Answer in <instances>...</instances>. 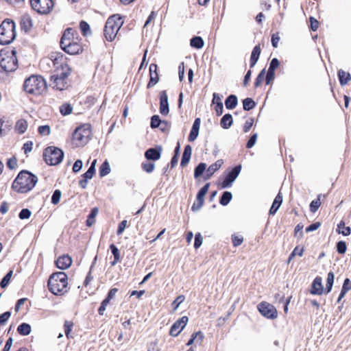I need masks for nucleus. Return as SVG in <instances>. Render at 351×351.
Instances as JSON below:
<instances>
[{"label": "nucleus", "mask_w": 351, "mask_h": 351, "mask_svg": "<svg viewBox=\"0 0 351 351\" xmlns=\"http://www.w3.org/2000/svg\"><path fill=\"white\" fill-rule=\"evenodd\" d=\"M161 120L158 115H154L151 119L150 126L152 128H157L161 123Z\"/></svg>", "instance_id": "obj_53"}, {"label": "nucleus", "mask_w": 351, "mask_h": 351, "mask_svg": "<svg viewBox=\"0 0 351 351\" xmlns=\"http://www.w3.org/2000/svg\"><path fill=\"white\" fill-rule=\"evenodd\" d=\"M38 132L41 135L47 136L50 134L51 130L49 125H41L38 128Z\"/></svg>", "instance_id": "obj_56"}, {"label": "nucleus", "mask_w": 351, "mask_h": 351, "mask_svg": "<svg viewBox=\"0 0 351 351\" xmlns=\"http://www.w3.org/2000/svg\"><path fill=\"white\" fill-rule=\"evenodd\" d=\"M280 38L279 36V33L276 32L271 35V45L273 47L276 48L278 45V42L280 41Z\"/></svg>", "instance_id": "obj_57"}, {"label": "nucleus", "mask_w": 351, "mask_h": 351, "mask_svg": "<svg viewBox=\"0 0 351 351\" xmlns=\"http://www.w3.org/2000/svg\"><path fill=\"white\" fill-rule=\"evenodd\" d=\"M233 123V119L230 114L228 113L223 116L220 121L221 127L223 129H228Z\"/></svg>", "instance_id": "obj_32"}, {"label": "nucleus", "mask_w": 351, "mask_h": 351, "mask_svg": "<svg viewBox=\"0 0 351 351\" xmlns=\"http://www.w3.org/2000/svg\"><path fill=\"white\" fill-rule=\"evenodd\" d=\"M110 171L109 163L107 160L104 161L99 167V176L104 177L108 175Z\"/></svg>", "instance_id": "obj_41"}, {"label": "nucleus", "mask_w": 351, "mask_h": 351, "mask_svg": "<svg viewBox=\"0 0 351 351\" xmlns=\"http://www.w3.org/2000/svg\"><path fill=\"white\" fill-rule=\"evenodd\" d=\"M61 48L67 53L71 55L77 54L82 51V46L80 43L73 44L70 46V43L66 38V36L64 39L60 40Z\"/></svg>", "instance_id": "obj_13"}, {"label": "nucleus", "mask_w": 351, "mask_h": 351, "mask_svg": "<svg viewBox=\"0 0 351 351\" xmlns=\"http://www.w3.org/2000/svg\"><path fill=\"white\" fill-rule=\"evenodd\" d=\"M192 149L191 147L189 145H187L185 146L184 152L182 154L180 165L182 167H185L188 165L191 156Z\"/></svg>", "instance_id": "obj_27"}, {"label": "nucleus", "mask_w": 351, "mask_h": 351, "mask_svg": "<svg viewBox=\"0 0 351 351\" xmlns=\"http://www.w3.org/2000/svg\"><path fill=\"white\" fill-rule=\"evenodd\" d=\"M13 271L10 270L1 280L0 286L1 288H5L8 286L10 282V278L12 276Z\"/></svg>", "instance_id": "obj_50"}, {"label": "nucleus", "mask_w": 351, "mask_h": 351, "mask_svg": "<svg viewBox=\"0 0 351 351\" xmlns=\"http://www.w3.org/2000/svg\"><path fill=\"white\" fill-rule=\"evenodd\" d=\"M123 24V21L120 15L114 14L110 16L106 23L104 30L106 39L110 42L113 41Z\"/></svg>", "instance_id": "obj_5"}, {"label": "nucleus", "mask_w": 351, "mask_h": 351, "mask_svg": "<svg viewBox=\"0 0 351 351\" xmlns=\"http://www.w3.org/2000/svg\"><path fill=\"white\" fill-rule=\"evenodd\" d=\"M334 278H335L334 273L332 271H330L327 276V280H326V287H325V293L326 294H328V293H330L331 291V289H332V287L333 285V282H334Z\"/></svg>", "instance_id": "obj_37"}, {"label": "nucleus", "mask_w": 351, "mask_h": 351, "mask_svg": "<svg viewBox=\"0 0 351 351\" xmlns=\"http://www.w3.org/2000/svg\"><path fill=\"white\" fill-rule=\"evenodd\" d=\"M67 276L63 271L53 274L48 280L49 291L54 295H62L66 291Z\"/></svg>", "instance_id": "obj_4"}, {"label": "nucleus", "mask_w": 351, "mask_h": 351, "mask_svg": "<svg viewBox=\"0 0 351 351\" xmlns=\"http://www.w3.org/2000/svg\"><path fill=\"white\" fill-rule=\"evenodd\" d=\"M257 308L260 313L267 319H274L278 317L276 308L267 302H260Z\"/></svg>", "instance_id": "obj_11"}, {"label": "nucleus", "mask_w": 351, "mask_h": 351, "mask_svg": "<svg viewBox=\"0 0 351 351\" xmlns=\"http://www.w3.org/2000/svg\"><path fill=\"white\" fill-rule=\"evenodd\" d=\"M280 62L276 58H273L269 64L268 71L266 73V84H269L275 78V70L279 66Z\"/></svg>", "instance_id": "obj_16"}, {"label": "nucleus", "mask_w": 351, "mask_h": 351, "mask_svg": "<svg viewBox=\"0 0 351 351\" xmlns=\"http://www.w3.org/2000/svg\"><path fill=\"white\" fill-rule=\"evenodd\" d=\"M256 106L255 101L250 97L243 100V107L245 110L249 111L253 109Z\"/></svg>", "instance_id": "obj_43"}, {"label": "nucleus", "mask_w": 351, "mask_h": 351, "mask_svg": "<svg viewBox=\"0 0 351 351\" xmlns=\"http://www.w3.org/2000/svg\"><path fill=\"white\" fill-rule=\"evenodd\" d=\"M200 121H200L199 118H197L195 119L193 126H192V128H191V130L189 137H188V141L189 142H193L197 138V137L199 134V128H200Z\"/></svg>", "instance_id": "obj_23"}, {"label": "nucleus", "mask_w": 351, "mask_h": 351, "mask_svg": "<svg viewBox=\"0 0 351 351\" xmlns=\"http://www.w3.org/2000/svg\"><path fill=\"white\" fill-rule=\"evenodd\" d=\"M160 97V108L159 110L161 114L167 115L169 112L168 96L166 90H162L159 94Z\"/></svg>", "instance_id": "obj_17"}, {"label": "nucleus", "mask_w": 351, "mask_h": 351, "mask_svg": "<svg viewBox=\"0 0 351 351\" xmlns=\"http://www.w3.org/2000/svg\"><path fill=\"white\" fill-rule=\"evenodd\" d=\"M31 216V211L27 208H23L20 212L19 217L21 219H25L29 218Z\"/></svg>", "instance_id": "obj_55"}, {"label": "nucleus", "mask_w": 351, "mask_h": 351, "mask_svg": "<svg viewBox=\"0 0 351 351\" xmlns=\"http://www.w3.org/2000/svg\"><path fill=\"white\" fill-rule=\"evenodd\" d=\"M162 147L160 146L155 148H149L145 152V157L148 160H158L161 156Z\"/></svg>", "instance_id": "obj_20"}, {"label": "nucleus", "mask_w": 351, "mask_h": 351, "mask_svg": "<svg viewBox=\"0 0 351 351\" xmlns=\"http://www.w3.org/2000/svg\"><path fill=\"white\" fill-rule=\"evenodd\" d=\"M87 141L88 132L86 125H80L75 130L73 134V144L77 147H80L86 145Z\"/></svg>", "instance_id": "obj_9"}, {"label": "nucleus", "mask_w": 351, "mask_h": 351, "mask_svg": "<svg viewBox=\"0 0 351 351\" xmlns=\"http://www.w3.org/2000/svg\"><path fill=\"white\" fill-rule=\"evenodd\" d=\"M38 182V178L27 171H21L12 183V188L19 193L31 191Z\"/></svg>", "instance_id": "obj_2"}, {"label": "nucleus", "mask_w": 351, "mask_h": 351, "mask_svg": "<svg viewBox=\"0 0 351 351\" xmlns=\"http://www.w3.org/2000/svg\"><path fill=\"white\" fill-rule=\"evenodd\" d=\"M350 289H351V281L350 280L349 278H346L343 282L341 293L337 299V302H339L341 300V299L345 296L346 293Z\"/></svg>", "instance_id": "obj_33"}, {"label": "nucleus", "mask_w": 351, "mask_h": 351, "mask_svg": "<svg viewBox=\"0 0 351 351\" xmlns=\"http://www.w3.org/2000/svg\"><path fill=\"white\" fill-rule=\"evenodd\" d=\"M231 239H232V245L235 247L241 245L244 241L243 236L237 235L235 234H232Z\"/></svg>", "instance_id": "obj_46"}, {"label": "nucleus", "mask_w": 351, "mask_h": 351, "mask_svg": "<svg viewBox=\"0 0 351 351\" xmlns=\"http://www.w3.org/2000/svg\"><path fill=\"white\" fill-rule=\"evenodd\" d=\"M190 45L195 49H201L204 46V40L199 36H195L191 39Z\"/></svg>", "instance_id": "obj_38"}, {"label": "nucleus", "mask_w": 351, "mask_h": 351, "mask_svg": "<svg viewBox=\"0 0 351 351\" xmlns=\"http://www.w3.org/2000/svg\"><path fill=\"white\" fill-rule=\"evenodd\" d=\"M232 193L229 191H225L220 198L219 202L223 206H226L232 199Z\"/></svg>", "instance_id": "obj_45"}, {"label": "nucleus", "mask_w": 351, "mask_h": 351, "mask_svg": "<svg viewBox=\"0 0 351 351\" xmlns=\"http://www.w3.org/2000/svg\"><path fill=\"white\" fill-rule=\"evenodd\" d=\"M64 156L63 152L56 147H48L43 153V157L45 162L49 165H56L59 164Z\"/></svg>", "instance_id": "obj_8"}, {"label": "nucleus", "mask_w": 351, "mask_h": 351, "mask_svg": "<svg viewBox=\"0 0 351 351\" xmlns=\"http://www.w3.org/2000/svg\"><path fill=\"white\" fill-rule=\"evenodd\" d=\"M66 36L67 39L69 40V42L70 43V46L73 45V44L80 43L78 42V38H74L73 30L71 28H67L64 31L61 39H64Z\"/></svg>", "instance_id": "obj_31"}, {"label": "nucleus", "mask_w": 351, "mask_h": 351, "mask_svg": "<svg viewBox=\"0 0 351 351\" xmlns=\"http://www.w3.org/2000/svg\"><path fill=\"white\" fill-rule=\"evenodd\" d=\"M11 315L10 312L7 311L0 315V325H3L8 320Z\"/></svg>", "instance_id": "obj_63"}, {"label": "nucleus", "mask_w": 351, "mask_h": 351, "mask_svg": "<svg viewBox=\"0 0 351 351\" xmlns=\"http://www.w3.org/2000/svg\"><path fill=\"white\" fill-rule=\"evenodd\" d=\"M98 208H93L90 213H89V227L92 226L95 223V217L98 213Z\"/></svg>", "instance_id": "obj_54"}, {"label": "nucleus", "mask_w": 351, "mask_h": 351, "mask_svg": "<svg viewBox=\"0 0 351 351\" xmlns=\"http://www.w3.org/2000/svg\"><path fill=\"white\" fill-rule=\"evenodd\" d=\"M210 187V183H206L203 187L198 191L196 197V200L193 202L191 210L194 212L199 210L204 202V197L208 191Z\"/></svg>", "instance_id": "obj_12"}, {"label": "nucleus", "mask_w": 351, "mask_h": 351, "mask_svg": "<svg viewBox=\"0 0 351 351\" xmlns=\"http://www.w3.org/2000/svg\"><path fill=\"white\" fill-rule=\"evenodd\" d=\"M206 164L204 162L199 163L195 169L194 171V177L195 178H198L204 171L206 169Z\"/></svg>", "instance_id": "obj_44"}, {"label": "nucleus", "mask_w": 351, "mask_h": 351, "mask_svg": "<svg viewBox=\"0 0 351 351\" xmlns=\"http://www.w3.org/2000/svg\"><path fill=\"white\" fill-rule=\"evenodd\" d=\"M321 206L320 195L316 199L313 200L310 204V210L312 213H315Z\"/></svg>", "instance_id": "obj_48"}, {"label": "nucleus", "mask_w": 351, "mask_h": 351, "mask_svg": "<svg viewBox=\"0 0 351 351\" xmlns=\"http://www.w3.org/2000/svg\"><path fill=\"white\" fill-rule=\"evenodd\" d=\"M158 66L156 64L152 63L149 65V81L147 85V88H150L156 85L158 80Z\"/></svg>", "instance_id": "obj_18"}, {"label": "nucleus", "mask_w": 351, "mask_h": 351, "mask_svg": "<svg viewBox=\"0 0 351 351\" xmlns=\"http://www.w3.org/2000/svg\"><path fill=\"white\" fill-rule=\"evenodd\" d=\"M223 164L222 159L217 160L215 163L210 165L206 169L204 176V180H208L211 176L218 171Z\"/></svg>", "instance_id": "obj_21"}, {"label": "nucleus", "mask_w": 351, "mask_h": 351, "mask_svg": "<svg viewBox=\"0 0 351 351\" xmlns=\"http://www.w3.org/2000/svg\"><path fill=\"white\" fill-rule=\"evenodd\" d=\"M17 160L16 158H10L7 161V166L10 169H14L17 167Z\"/></svg>", "instance_id": "obj_58"}, {"label": "nucleus", "mask_w": 351, "mask_h": 351, "mask_svg": "<svg viewBox=\"0 0 351 351\" xmlns=\"http://www.w3.org/2000/svg\"><path fill=\"white\" fill-rule=\"evenodd\" d=\"M264 80L266 81V74H265V69H263L258 75L256 77L255 82H254V87L258 88L261 86L264 81Z\"/></svg>", "instance_id": "obj_40"}, {"label": "nucleus", "mask_w": 351, "mask_h": 351, "mask_svg": "<svg viewBox=\"0 0 351 351\" xmlns=\"http://www.w3.org/2000/svg\"><path fill=\"white\" fill-rule=\"evenodd\" d=\"M30 3L32 8L42 14L49 13L53 8L52 0H31Z\"/></svg>", "instance_id": "obj_10"}, {"label": "nucleus", "mask_w": 351, "mask_h": 351, "mask_svg": "<svg viewBox=\"0 0 351 351\" xmlns=\"http://www.w3.org/2000/svg\"><path fill=\"white\" fill-rule=\"evenodd\" d=\"M17 63L16 51L1 50L0 51V65L5 71H15L17 68Z\"/></svg>", "instance_id": "obj_7"}, {"label": "nucleus", "mask_w": 351, "mask_h": 351, "mask_svg": "<svg viewBox=\"0 0 351 351\" xmlns=\"http://www.w3.org/2000/svg\"><path fill=\"white\" fill-rule=\"evenodd\" d=\"M238 104V99L236 95H229L226 101L225 105L227 109H234Z\"/></svg>", "instance_id": "obj_34"}, {"label": "nucleus", "mask_w": 351, "mask_h": 351, "mask_svg": "<svg viewBox=\"0 0 351 351\" xmlns=\"http://www.w3.org/2000/svg\"><path fill=\"white\" fill-rule=\"evenodd\" d=\"M282 202V195H281L280 192H279L278 195L276 196L271 205V207L270 208L269 214L272 215H275L277 210H278L279 207L280 206Z\"/></svg>", "instance_id": "obj_26"}, {"label": "nucleus", "mask_w": 351, "mask_h": 351, "mask_svg": "<svg viewBox=\"0 0 351 351\" xmlns=\"http://www.w3.org/2000/svg\"><path fill=\"white\" fill-rule=\"evenodd\" d=\"M309 22H310V25H309L310 29L313 32L317 31L318 29L319 25V21L313 16H310Z\"/></svg>", "instance_id": "obj_51"}, {"label": "nucleus", "mask_w": 351, "mask_h": 351, "mask_svg": "<svg viewBox=\"0 0 351 351\" xmlns=\"http://www.w3.org/2000/svg\"><path fill=\"white\" fill-rule=\"evenodd\" d=\"M189 318L183 316L178 319L171 327L169 335L172 337H177L184 329L188 322Z\"/></svg>", "instance_id": "obj_14"}, {"label": "nucleus", "mask_w": 351, "mask_h": 351, "mask_svg": "<svg viewBox=\"0 0 351 351\" xmlns=\"http://www.w3.org/2000/svg\"><path fill=\"white\" fill-rule=\"evenodd\" d=\"M254 124V119L250 118L247 119L243 125V131L244 132H247L250 130L251 128L252 127Z\"/></svg>", "instance_id": "obj_60"}, {"label": "nucleus", "mask_w": 351, "mask_h": 351, "mask_svg": "<svg viewBox=\"0 0 351 351\" xmlns=\"http://www.w3.org/2000/svg\"><path fill=\"white\" fill-rule=\"evenodd\" d=\"M23 88L28 94L40 95L45 92L47 83L40 75H32L25 80Z\"/></svg>", "instance_id": "obj_3"}, {"label": "nucleus", "mask_w": 351, "mask_h": 351, "mask_svg": "<svg viewBox=\"0 0 351 351\" xmlns=\"http://www.w3.org/2000/svg\"><path fill=\"white\" fill-rule=\"evenodd\" d=\"M241 170V165L234 167L224 178L221 184V188H226L231 185L232 182L237 178Z\"/></svg>", "instance_id": "obj_15"}, {"label": "nucleus", "mask_w": 351, "mask_h": 351, "mask_svg": "<svg viewBox=\"0 0 351 351\" xmlns=\"http://www.w3.org/2000/svg\"><path fill=\"white\" fill-rule=\"evenodd\" d=\"M21 25L23 29L28 31L32 26V20L28 14H24L21 19Z\"/></svg>", "instance_id": "obj_29"}, {"label": "nucleus", "mask_w": 351, "mask_h": 351, "mask_svg": "<svg viewBox=\"0 0 351 351\" xmlns=\"http://www.w3.org/2000/svg\"><path fill=\"white\" fill-rule=\"evenodd\" d=\"M61 191L60 190H56L51 197V203L53 204H58L60 202L61 198Z\"/></svg>", "instance_id": "obj_52"}, {"label": "nucleus", "mask_w": 351, "mask_h": 351, "mask_svg": "<svg viewBox=\"0 0 351 351\" xmlns=\"http://www.w3.org/2000/svg\"><path fill=\"white\" fill-rule=\"evenodd\" d=\"M336 249L339 254H344L347 250V245L344 241H338L336 244Z\"/></svg>", "instance_id": "obj_47"}, {"label": "nucleus", "mask_w": 351, "mask_h": 351, "mask_svg": "<svg viewBox=\"0 0 351 351\" xmlns=\"http://www.w3.org/2000/svg\"><path fill=\"white\" fill-rule=\"evenodd\" d=\"M336 232L338 234H341L342 235L346 237L351 234V228L349 226H346L345 222L341 220L337 224Z\"/></svg>", "instance_id": "obj_30"}, {"label": "nucleus", "mask_w": 351, "mask_h": 351, "mask_svg": "<svg viewBox=\"0 0 351 351\" xmlns=\"http://www.w3.org/2000/svg\"><path fill=\"white\" fill-rule=\"evenodd\" d=\"M320 226H321V223L319 221L315 222V223L311 224L310 226H308L306 228L305 230H306V232H312V231L316 230Z\"/></svg>", "instance_id": "obj_64"}, {"label": "nucleus", "mask_w": 351, "mask_h": 351, "mask_svg": "<svg viewBox=\"0 0 351 351\" xmlns=\"http://www.w3.org/2000/svg\"><path fill=\"white\" fill-rule=\"evenodd\" d=\"M202 244V237L200 233H197L195 236L194 247L195 249L199 248Z\"/></svg>", "instance_id": "obj_61"}, {"label": "nucleus", "mask_w": 351, "mask_h": 351, "mask_svg": "<svg viewBox=\"0 0 351 351\" xmlns=\"http://www.w3.org/2000/svg\"><path fill=\"white\" fill-rule=\"evenodd\" d=\"M304 228V226L302 223H298L294 229V237H298V234H299V237L302 238L303 237V232L302 229Z\"/></svg>", "instance_id": "obj_59"}, {"label": "nucleus", "mask_w": 351, "mask_h": 351, "mask_svg": "<svg viewBox=\"0 0 351 351\" xmlns=\"http://www.w3.org/2000/svg\"><path fill=\"white\" fill-rule=\"evenodd\" d=\"M51 61L55 69L54 74L51 77V86L59 90L66 89L69 86L67 78L71 73L66 57L60 53L52 54Z\"/></svg>", "instance_id": "obj_1"}, {"label": "nucleus", "mask_w": 351, "mask_h": 351, "mask_svg": "<svg viewBox=\"0 0 351 351\" xmlns=\"http://www.w3.org/2000/svg\"><path fill=\"white\" fill-rule=\"evenodd\" d=\"M141 167L144 171L152 173L154 170L155 165L154 162H145L141 164Z\"/></svg>", "instance_id": "obj_49"}, {"label": "nucleus", "mask_w": 351, "mask_h": 351, "mask_svg": "<svg viewBox=\"0 0 351 351\" xmlns=\"http://www.w3.org/2000/svg\"><path fill=\"white\" fill-rule=\"evenodd\" d=\"M28 127V124L26 120L21 119H19L15 125V130L19 134H23L25 132Z\"/></svg>", "instance_id": "obj_35"}, {"label": "nucleus", "mask_w": 351, "mask_h": 351, "mask_svg": "<svg viewBox=\"0 0 351 351\" xmlns=\"http://www.w3.org/2000/svg\"><path fill=\"white\" fill-rule=\"evenodd\" d=\"M16 25L10 19L4 20L0 25V43L8 45L12 42L16 37Z\"/></svg>", "instance_id": "obj_6"}, {"label": "nucleus", "mask_w": 351, "mask_h": 351, "mask_svg": "<svg viewBox=\"0 0 351 351\" xmlns=\"http://www.w3.org/2000/svg\"><path fill=\"white\" fill-rule=\"evenodd\" d=\"M17 331L21 335L26 336L32 331L31 326L27 323H22L17 328Z\"/></svg>", "instance_id": "obj_36"}, {"label": "nucleus", "mask_w": 351, "mask_h": 351, "mask_svg": "<svg viewBox=\"0 0 351 351\" xmlns=\"http://www.w3.org/2000/svg\"><path fill=\"white\" fill-rule=\"evenodd\" d=\"M179 80L182 82L184 77V62H182L178 66Z\"/></svg>", "instance_id": "obj_62"}, {"label": "nucleus", "mask_w": 351, "mask_h": 351, "mask_svg": "<svg viewBox=\"0 0 351 351\" xmlns=\"http://www.w3.org/2000/svg\"><path fill=\"white\" fill-rule=\"evenodd\" d=\"M338 77L341 86L346 85L350 81H351V75L350 73L342 69L338 71Z\"/></svg>", "instance_id": "obj_28"}, {"label": "nucleus", "mask_w": 351, "mask_h": 351, "mask_svg": "<svg viewBox=\"0 0 351 351\" xmlns=\"http://www.w3.org/2000/svg\"><path fill=\"white\" fill-rule=\"evenodd\" d=\"M73 107L69 103H64L60 107V112L63 116H66L70 114L72 112Z\"/></svg>", "instance_id": "obj_42"}, {"label": "nucleus", "mask_w": 351, "mask_h": 351, "mask_svg": "<svg viewBox=\"0 0 351 351\" xmlns=\"http://www.w3.org/2000/svg\"><path fill=\"white\" fill-rule=\"evenodd\" d=\"M204 335L201 331L193 333L191 335V339L189 340L188 343H186L187 346H191L193 343L194 341L197 339V341H199V343H202L204 339Z\"/></svg>", "instance_id": "obj_39"}, {"label": "nucleus", "mask_w": 351, "mask_h": 351, "mask_svg": "<svg viewBox=\"0 0 351 351\" xmlns=\"http://www.w3.org/2000/svg\"><path fill=\"white\" fill-rule=\"evenodd\" d=\"M312 295H321L324 293H325V289H324L322 286V278L320 276H317L313 280L311 288L310 291Z\"/></svg>", "instance_id": "obj_19"}, {"label": "nucleus", "mask_w": 351, "mask_h": 351, "mask_svg": "<svg viewBox=\"0 0 351 351\" xmlns=\"http://www.w3.org/2000/svg\"><path fill=\"white\" fill-rule=\"evenodd\" d=\"M261 53V45H256L252 49L250 59V68H253L258 60L259 56Z\"/></svg>", "instance_id": "obj_24"}, {"label": "nucleus", "mask_w": 351, "mask_h": 351, "mask_svg": "<svg viewBox=\"0 0 351 351\" xmlns=\"http://www.w3.org/2000/svg\"><path fill=\"white\" fill-rule=\"evenodd\" d=\"M71 263V258L67 255L60 256L56 261V266L60 269H66L69 268Z\"/></svg>", "instance_id": "obj_22"}, {"label": "nucleus", "mask_w": 351, "mask_h": 351, "mask_svg": "<svg viewBox=\"0 0 351 351\" xmlns=\"http://www.w3.org/2000/svg\"><path fill=\"white\" fill-rule=\"evenodd\" d=\"M110 249L114 256V259L110 262V265L111 266H114L116 264L121 261V253L117 247L113 243L110 245Z\"/></svg>", "instance_id": "obj_25"}]
</instances>
